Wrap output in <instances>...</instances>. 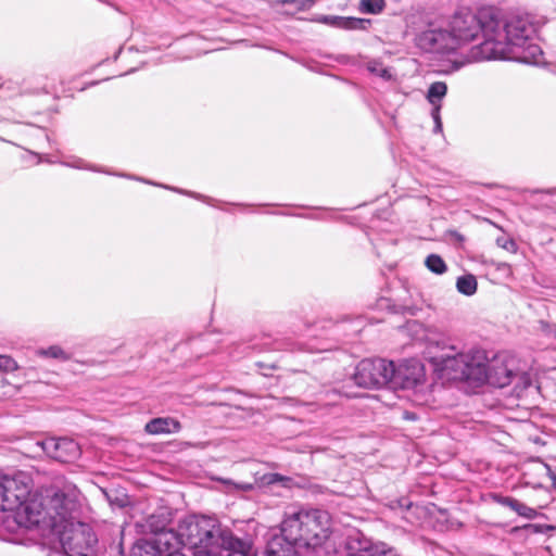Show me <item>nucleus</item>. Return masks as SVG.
Here are the masks:
<instances>
[{
	"label": "nucleus",
	"instance_id": "f257e3e1",
	"mask_svg": "<svg viewBox=\"0 0 556 556\" xmlns=\"http://www.w3.org/2000/svg\"><path fill=\"white\" fill-rule=\"evenodd\" d=\"M532 37H415V43L425 52L452 59L455 68L490 60H514L540 65L543 51L530 42Z\"/></svg>",
	"mask_w": 556,
	"mask_h": 556
},
{
	"label": "nucleus",
	"instance_id": "f03ea898",
	"mask_svg": "<svg viewBox=\"0 0 556 556\" xmlns=\"http://www.w3.org/2000/svg\"><path fill=\"white\" fill-rule=\"evenodd\" d=\"M170 530L177 541L175 545H170L172 548L188 546L197 549L213 540L218 541L226 528H223L212 518L189 516L178 523L176 531Z\"/></svg>",
	"mask_w": 556,
	"mask_h": 556
},
{
	"label": "nucleus",
	"instance_id": "7ed1b4c3",
	"mask_svg": "<svg viewBox=\"0 0 556 556\" xmlns=\"http://www.w3.org/2000/svg\"><path fill=\"white\" fill-rule=\"evenodd\" d=\"M79 495L78 489L72 484L47 494L48 517L53 528H65L74 522L79 511Z\"/></svg>",
	"mask_w": 556,
	"mask_h": 556
},
{
	"label": "nucleus",
	"instance_id": "20e7f679",
	"mask_svg": "<svg viewBox=\"0 0 556 556\" xmlns=\"http://www.w3.org/2000/svg\"><path fill=\"white\" fill-rule=\"evenodd\" d=\"M61 529V543L67 556H96L98 539L90 526L78 521Z\"/></svg>",
	"mask_w": 556,
	"mask_h": 556
},
{
	"label": "nucleus",
	"instance_id": "39448f33",
	"mask_svg": "<svg viewBox=\"0 0 556 556\" xmlns=\"http://www.w3.org/2000/svg\"><path fill=\"white\" fill-rule=\"evenodd\" d=\"M30 490L31 479L25 472L0 475V509L16 513L30 495Z\"/></svg>",
	"mask_w": 556,
	"mask_h": 556
},
{
	"label": "nucleus",
	"instance_id": "423d86ee",
	"mask_svg": "<svg viewBox=\"0 0 556 556\" xmlns=\"http://www.w3.org/2000/svg\"><path fill=\"white\" fill-rule=\"evenodd\" d=\"M392 374V362L383 358H365L357 364L352 378L361 388H390Z\"/></svg>",
	"mask_w": 556,
	"mask_h": 556
},
{
	"label": "nucleus",
	"instance_id": "0eeeda50",
	"mask_svg": "<svg viewBox=\"0 0 556 556\" xmlns=\"http://www.w3.org/2000/svg\"><path fill=\"white\" fill-rule=\"evenodd\" d=\"M504 27L506 35H514V31L528 34L534 31L530 29L527 21L521 17H516L508 23L504 22L502 12L495 7H482L476 13V34L482 31L484 35H492Z\"/></svg>",
	"mask_w": 556,
	"mask_h": 556
},
{
	"label": "nucleus",
	"instance_id": "6e6552de",
	"mask_svg": "<svg viewBox=\"0 0 556 556\" xmlns=\"http://www.w3.org/2000/svg\"><path fill=\"white\" fill-rule=\"evenodd\" d=\"M154 518L151 516L148 519L152 535L138 540L131 548V556H166L170 545L177 543L170 529H166L164 525L154 527Z\"/></svg>",
	"mask_w": 556,
	"mask_h": 556
},
{
	"label": "nucleus",
	"instance_id": "1a4fd4ad",
	"mask_svg": "<svg viewBox=\"0 0 556 556\" xmlns=\"http://www.w3.org/2000/svg\"><path fill=\"white\" fill-rule=\"evenodd\" d=\"M305 526L303 547L315 549L321 546L330 535V515L318 508L307 509Z\"/></svg>",
	"mask_w": 556,
	"mask_h": 556
},
{
	"label": "nucleus",
	"instance_id": "9d476101",
	"mask_svg": "<svg viewBox=\"0 0 556 556\" xmlns=\"http://www.w3.org/2000/svg\"><path fill=\"white\" fill-rule=\"evenodd\" d=\"M39 445L49 457L60 463H73L81 453L78 443L70 438H49Z\"/></svg>",
	"mask_w": 556,
	"mask_h": 556
},
{
	"label": "nucleus",
	"instance_id": "9b49d317",
	"mask_svg": "<svg viewBox=\"0 0 556 556\" xmlns=\"http://www.w3.org/2000/svg\"><path fill=\"white\" fill-rule=\"evenodd\" d=\"M392 369L391 389H414L421 382L424 377V367L416 359L406 361L399 367H395L392 362Z\"/></svg>",
	"mask_w": 556,
	"mask_h": 556
},
{
	"label": "nucleus",
	"instance_id": "f8f14e48",
	"mask_svg": "<svg viewBox=\"0 0 556 556\" xmlns=\"http://www.w3.org/2000/svg\"><path fill=\"white\" fill-rule=\"evenodd\" d=\"M391 546L383 542H372L362 533L350 535L346 540V556H389Z\"/></svg>",
	"mask_w": 556,
	"mask_h": 556
},
{
	"label": "nucleus",
	"instance_id": "ddd939ff",
	"mask_svg": "<svg viewBox=\"0 0 556 556\" xmlns=\"http://www.w3.org/2000/svg\"><path fill=\"white\" fill-rule=\"evenodd\" d=\"M517 377H519V372L516 371L514 361L496 356L488 362L489 384L495 388H505Z\"/></svg>",
	"mask_w": 556,
	"mask_h": 556
},
{
	"label": "nucleus",
	"instance_id": "4468645a",
	"mask_svg": "<svg viewBox=\"0 0 556 556\" xmlns=\"http://www.w3.org/2000/svg\"><path fill=\"white\" fill-rule=\"evenodd\" d=\"M306 520L307 509L287 513L280 525V534L295 543L299 547H303Z\"/></svg>",
	"mask_w": 556,
	"mask_h": 556
},
{
	"label": "nucleus",
	"instance_id": "2eb2a0df",
	"mask_svg": "<svg viewBox=\"0 0 556 556\" xmlns=\"http://www.w3.org/2000/svg\"><path fill=\"white\" fill-rule=\"evenodd\" d=\"M448 350L452 351L453 354L446 353L440 357H435V365L440 370L445 372L450 379L462 380L465 369L467 368L470 354H465L458 351L454 345L448 346Z\"/></svg>",
	"mask_w": 556,
	"mask_h": 556
},
{
	"label": "nucleus",
	"instance_id": "dca6fc26",
	"mask_svg": "<svg viewBox=\"0 0 556 556\" xmlns=\"http://www.w3.org/2000/svg\"><path fill=\"white\" fill-rule=\"evenodd\" d=\"M222 556H254L249 541L241 540L227 529L219 536Z\"/></svg>",
	"mask_w": 556,
	"mask_h": 556
},
{
	"label": "nucleus",
	"instance_id": "f3484780",
	"mask_svg": "<svg viewBox=\"0 0 556 556\" xmlns=\"http://www.w3.org/2000/svg\"><path fill=\"white\" fill-rule=\"evenodd\" d=\"M16 513L24 514L27 521L35 525L49 520L47 496L45 498H38L37 495L30 494L25 498V503H23Z\"/></svg>",
	"mask_w": 556,
	"mask_h": 556
},
{
	"label": "nucleus",
	"instance_id": "a211bd4d",
	"mask_svg": "<svg viewBox=\"0 0 556 556\" xmlns=\"http://www.w3.org/2000/svg\"><path fill=\"white\" fill-rule=\"evenodd\" d=\"M460 381L473 382L477 384L488 383V362L483 361L480 353L469 356L467 368Z\"/></svg>",
	"mask_w": 556,
	"mask_h": 556
},
{
	"label": "nucleus",
	"instance_id": "6ab92c4d",
	"mask_svg": "<svg viewBox=\"0 0 556 556\" xmlns=\"http://www.w3.org/2000/svg\"><path fill=\"white\" fill-rule=\"evenodd\" d=\"M451 30L453 34L476 35V14L469 8L458 9L452 16Z\"/></svg>",
	"mask_w": 556,
	"mask_h": 556
},
{
	"label": "nucleus",
	"instance_id": "aec40b11",
	"mask_svg": "<svg viewBox=\"0 0 556 556\" xmlns=\"http://www.w3.org/2000/svg\"><path fill=\"white\" fill-rule=\"evenodd\" d=\"M299 547L282 534H275L267 542L265 556H299Z\"/></svg>",
	"mask_w": 556,
	"mask_h": 556
},
{
	"label": "nucleus",
	"instance_id": "412c9836",
	"mask_svg": "<svg viewBox=\"0 0 556 556\" xmlns=\"http://www.w3.org/2000/svg\"><path fill=\"white\" fill-rule=\"evenodd\" d=\"M180 430V421L172 417L153 418L144 426V431L153 435L177 433Z\"/></svg>",
	"mask_w": 556,
	"mask_h": 556
},
{
	"label": "nucleus",
	"instance_id": "4be33fe9",
	"mask_svg": "<svg viewBox=\"0 0 556 556\" xmlns=\"http://www.w3.org/2000/svg\"><path fill=\"white\" fill-rule=\"evenodd\" d=\"M324 22L343 29H366V25L371 23L370 20L341 16H326Z\"/></svg>",
	"mask_w": 556,
	"mask_h": 556
},
{
	"label": "nucleus",
	"instance_id": "5701e85b",
	"mask_svg": "<svg viewBox=\"0 0 556 556\" xmlns=\"http://www.w3.org/2000/svg\"><path fill=\"white\" fill-rule=\"evenodd\" d=\"M447 85L444 81H434L427 92V100L433 105H441V100L446 96Z\"/></svg>",
	"mask_w": 556,
	"mask_h": 556
},
{
	"label": "nucleus",
	"instance_id": "b1692460",
	"mask_svg": "<svg viewBox=\"0 0 556 556\" xmlns=\"http://www.w3.org/2000/svg\"><path fill=\"white\" fill-rule=\"evenodd\" d=\"M477 279L473 275L468 274L457 278L456 289L459 293L470 296L477 291Z\"/></svg>",
	"mask_w": 556,
	"mask_h": 556
},
{
	"label": "nucleus",
	"instance_id": "393cba45",
	"mask_svg": "<svg viewBox=\"0 0 556 556\" xmlns=\"http://www.w3.org/2000/svg\"><path fill=\"white\" fill-rule=\"evenodd\" d=\"M36 354L40 357H50L64 362L71 359V355L66 353L60 345H51L47 349H39L36 351Z\"/></svg>",
	"mask_w": 556,
	"mask_h": 556
},
{
	"label": "nucleus",
	"instance_id": "a878e982",
	"mask_svg": "<svg viewBox=\"0 0 556 556\" xmlns=\"http://www.w3.org/2000/svg\"><path fill=\"white\" fill-rule=\"evenodd\" d=\"M425 264L430 271L437 275H442L447 270L444 260L438 254L428 255Z\"/></svg>",
	"mask_w": 556,
	"mask_h": 556
},
{
	"label": "nucleus",
	"instance_id": "bb28decb",
	"mask_svg": "<svg viewBox=\"0 0 556 556\" xmlns=\"http://www.w3.org/2000/svg\"><path fill=\"white\" fill-rule=\"evenodd\" d=\"M386 8V0H359V10L363 13L379 14Z\"/></svg>",
	"mask_w": 556,
	"mask_h": 556
},
{
	"label": "nucleus",
	"instance_id": "cd10ccee",
	"mask_svg": "<svg viewBox=\"0 0 556 556\" xmlns=\"http://www.w3.org/2000/svg\"><path fill=\"white\" fill-rule=\"evenodd\" d=\"M219 540H213L203 547L194 549V556H222Z\"/></svg>",
	"mask_w": 556,
	"mask_h": 556
},
{
	"label": "nucleus",
	"instance_id": "c85d7f7f",
	"mask_svg": "<svg viewBox=\"0 0 556 556\" xmlns=\"http://www.w3.org/2000/svg\"><path fill=\"white\" fill-rule=\"evenodd\" d=\"M18 369V365L9 355H0V370L5 372H13Z\"/></svg>",
	"mask_w": 556,
	"mask_h": 556
},
{
	"label": "nucleus",
	"instance_id": "c756f323",
	"mask_svg": "<svg viewBox=\"0 0 556 556\" xmlns=\"http://www.w3.org/2000/svg\"><path fill=\"white\" fill-rule=\"evenodd\" d=\"M492 498L500 505L509 507L511 510H516L518 500L510 496H503L501 494H493Z\"/></svg>",
	"mask_w": 556,
	"mask_h": 556
},
{
	"label": "nucleus",
	"instance_id": "7c9ffc66",
	"mask_svg": "<svg viewBox=\"0 0 556 556\" xmlns=\"http://www.w3.org/2000/svg\"><path fill=\"white\" fill-rule=\"evenodd\" d=\"M519 516L525 517L527 519H534L538 516V511L526 505L525 503L518 502L516 510Z\"/></svg>",
	"mask_w": 556,
	"mask_h": 556
},
{
	"label": "nucleus",
	"instance_id": "2f4dec72",
	"mask_svg": "<svg viewBox=\"0 0 556 556\" xmlns=\"http://www.w3.org/2000/svg\"><path fill=\"white\" fill-rule=\"evenodd\" d=\"M539 326H540L541 332L545 337L556 339V324H551L545 320H540Z\"/></svg>",
	"mask_w": 556,
	"mask_h": 556
},
{
	"label": "nucleus",
	"instance_id": "473e14b6",
	"mask_svg": "<svg viewBox=\"0 0 556 556\" xmlns=\"http://www.w3.org/2000/svg\"><path fill=\"white\" fill-rule=\"evenodd\" d=\"M108 501L111 505H115L117 507H124L127 505L128 498L125 494L113 495L111 492H104Z\"/></svg>",
	"mask_w": 556,
	"mask_h": 556
},
{
	"label": "nucleus",
	"instance_id": "72a5a7b5",
	"mask_svg": "<svg viewBox=\"0 0 556 556\" xmlns=\"http://www.w3.org/2000/svg\"><path fill=\"white\" fill-rule=\"evenodd\" d=\"M496 244L509 252H516L517 251V244L514 241V239L505 238V237H498L496 239Z\"/></svg>",
	"mask_w": 556,
	"mask_h": 556
},
{
	"label": "nucleus",
	"instance_id": "f704fd0d",
	"mask_svg": "<svg viewBox=\"0 0 556 556\" xmlns=\"http://www.w3.org/2000/svg\"><path fill=\"white\" fill-rule=\"evenodd\" d=\"M290 478L285 477L280 473H267L263 477V482L266 484H274L278 482H289Z\"/></svg>",
	"mask_w": 556,
	"mask_h": 556
},
{
	"label": "nucleus",
	"instance_id": "c9c22d12",
	"mask_svg": "<svg viewBox=\"0 0 556 556\" xmlns=\"http://www.w3.org/2000/svg\"><path fill=\"white\" fill-rule=\"evenodd\" d=\"M440 110L441 105H435L431 111V116L434 121V132H441L442 131V122L440 116Z\"/></svg>",
	"mask_w": 556,
	"mask_h": 556
},
{
	"label": "nucleus",
	"instance_id": "e433bc0d",
	"mask_svg": "<svg viewBox=\"0 0 556 556\" xmlns=\"http://www.w3.org/2000/svg\"><path fill=\"white\" fill-rule=\"evenodd\" d=\"M526 529H531L534 533H545L547 531L554 530L555 528L549 525H538V523H529L525 526Z\"/></svg>",
	"mask_w": 556,
	"mask_h": 556
},
{
	"label": "nucleus",
	"instance_id": "4c0bfd02",
	"mask_svg": "<svg viewBox=\"0 0 556 556\" xmlns=\"http://www.w3.org/2000/svg\"><path fill=\"white\" fill-rule=\"evenodd\" d=\"M381 67L382 63L377 60H371L367 63V70L374 75H378L379 68Z\"/></svg>",
	"mask_w": 556,
	"mask_h": 556
},
{
	"label": "nucleus",
	"instance_id": "58836bf2",
	"mask_svg": "<svg viewBox=\"0 0 556 556\" xmlns=\"http://www.w3.org/2000/svg\"><path fill=\"white\" fill-rule=\"evenodd\" d=\"M447 235L453 239L455 240L456 242H459V243H463L466 238L464 235H462L460 232H458L457 230H448L447 231Z\"/></svg>",
	"mask_w": 556,
	"mask_h": 556
},
{
	"label": "nucleus",
	"instance_id": "ea45409f",
	"mask_svg": "<svg viewBox=\"0 0 556 556\" xmlns=\"http://www.w3.org/2000/svg\"><path fill=\"white\" fill-rule=\"evenodd\" d=\"M379 77L383 78L384 80H391L392 79V74L390 73V71L386 67H381L379 68V73L378 75Z\"/></svg>",
	"mask_w": 556,
	"mask_h": 556
},
{
	"label": "nucleus",
	"instance_id": "a19ab883",
	"mask_svg": "<svg viewBox=\"0 0 556 556\" xmlns=\"http://www.w3.org/2000/svg\"><path fill=\"white\" fill-rule=\"evenodd\" d=\"M547 476L552 480L553 486L556 489V472L551 469V467L547 466Z\"/></svg>",
	"mask_w": 556,
	"mask_h": 556
},
{
	"label": "nucleus",
	"instance_id": "79ce46f5",
	"mask_svg": "<svg viewBox=\"0 0 556 556\" xmlns=\"http://www.w3.org/2000/svg\"><path fill=\"white\" fill-rule=\"evenodd\" d=\"M166 556H185L182 553L179 552V548H169V552H167Z\"/></svg>",
	"mask_w": 556,
	"mask_h": 556
},
{
	"label": "nucleus",
	"instance_id": "37998d69",
	"mask_svg": "<svg viewBox=\"0 0 556 556\" xmlns=\"http://www.w3.org/2000/svg\"><path fill=\"white\" fill-rule=\"evenodd\" d=\"M219 49H220V48H217V47H208V48H206V49H202V50L198 51V52L195 53V55H200V54H202V53H208V52H211V51H216V50H219Z\"/></svg>",
	"mask_w": 556,
	"mask_h": 556
},
{
	"label": "nucleus",
	"instance_id": "c03bdc74",
	"mask_svg": "<svg viewBox=\"0 0 556 556\" xmlns=\"http://www.w3.org/2000/svg\"><path fill=\"white\" fill-rule=\"evenodd\" d=\"M242 489H244V490H251V489H252V485H251V484H247V485L242 486Z\"/></svg>",
	"mask_w": 556,
	"mask_h": 556
}]
</instances>
